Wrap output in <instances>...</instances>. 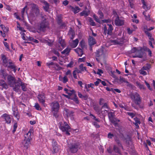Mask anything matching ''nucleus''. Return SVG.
Returning <instances> with one entry per match:
<instances>
[{"label": "nucleus", "mask_w": 155, "mask_h": 155, "mask_svg": "<svg viewBox=\"0 0 155 155\" xmlns=\"http://www.w3.org/2000/svg\"><path fill=\"white\" fill-rule=\"evenodd\" d=\"M7 83L8 85L12 87L13 91L18 92L19 89V83L21 82V79L18 78L16 80L15 77L13 76L10 75L7 77Z\"/></svg>", "instance_id": "1"}, {"label": "nucleus", "mask_w": 155, "mask_h": 155, "mask_svg": "<svg viewBox=\"0 0 155 155\" xmlns=\"http://www.w3.org/2000/svg\"><path fill=\"white\" fill-rule=\"evenodd\" d=\"M41 17L42 18V20L36 27V29L38 33L41 31H45L46 29L48 28L49 27V23L46 20V18H45L43 15H41Z\"/></svg>", "instance_id": "2"}, {"label": "nucleus", "mask_w": 155, "mask_h": 155, "mask_svg": "<svg viewBox=\"0 0 155 155\" xmlns=\"http://www.w3.org/2000/svg\"><path fill=\"white\" fill-rule=\"evenodd\" d=\"M59 128L62 132H65L67 135H70L69 131L71 128L67 122L65 121L61 122H59Z\"/></svg>", "instance_id": "3"}, {"label": "nucleus", "mask_w": 155, "mask_h": 155, "mask_svg": "<svg viewBox=\"0 0 155 155\" xmlns=\"http://www.w3.org/2000/svg\"><path fill=\"white\" fill-rule=\"evenodd\" d=\"M31 131L32 130L30 129L28 133L25 135V139L22 143L24 148L26 149H28V148L30 143V140L31 139Z\"/></svg>", "instance_id": "4"}, {"label": "nucleus", "mask_w": 155, "mask_h": 155, "mask_svg": "<svg viewBox=\"0 0 155 155\" xmlns=\"http://www.w3.org/2000/svg\"><path fill=\"white\" fill-rule=\"evenodd\" d=\"M130 97L135 103L139 106H140L141 99L140 95L137 92L133 93L131 94Z\"/></svg>", "instance_id": "5"}, {"label": "nucleus", "mask_w": 155, "mask_h": 155, "mask_svg": "<svg viewBox=\"0 0 155 155\" xmlns=\"http://www.w3.org/2000/svg\"><path fill=\"white\" fill-rule=\"evenodd\" d=\"M109 119L111 123L114 124L115 126L117 124V122H119L120 120L117 118L115 117V114L112 112H109L108 113Z\"/></svg>", "instance_id": "6"}, {"label": "nucleus", "mask_w": 155, "mask_h": 155, "mask_svg": "<svg viewBox=\"0 0 155 155\" xmlns=\"http://www.w3.org/2000/svg\"><path fill=\"white\" fill-rule=\"evenodd\" d=\"M68 147L69 149V152L73 153H76L79 149L78 143H71L68 145Z\"/></svg>", "instance_id": "7"}, {"label": "nucleus", "mask_w": 155, "mask_h": 155, "mask_svg": "<svg viewBox=\"0 0 155 155\" xmlns=\"http://www.w3.org/2000/svg\"><path fill=\"white\" fill-rule=\"evenodd\" d=\"M52 111H58L60 108L59 103L57 101H54L51 104Z\"/></svg>", "instance_id": "8"}, {"label": "nucleus", "mask_w": 155, "mask_h": 155, "mask_svg": "<svg viewBox=\"0 0 155 155\" xmlns=\"http://www.w3.org/2000/svg\"><path fill=\"white\" fill-rule=\"evenodd\" d=\"M144 54V52L143 51L142 48H138L137 50L135 55L133 56V58H142Z\"/></svg>", "instance_id": "9"}, {"label": "nucleus", "mask_w": 155, "mask_h": 155, "mask_svg": "<svg viewBox=\"0 0 155 155\" xmlns=\"http://www.w3.org/2000/svg\"><path fill=\"white\" fill-rule=\"evenodd\" d=\"M1 117L5 119L7 124H10L11 123V120L10 115L6 114H4Z\"/></svg>", "instance_id": "10"}, {"label": "nucleus", "mask_w": 155, "mask_h": 155, "mask_svg": "<svg viewBox=\"0 0 155 155\" xmlns=\"http://www.w3.org/2000/svg\"><path fill=\"white\" fill-rule=\"evenodd\" d=\"M38 98L39 101L43 105L45 103V94H39L38 96Z\"/></svg>", "instance_id": "11"}, {"label": "nucleus", "mask_w": 155, "mask_h": 155, "mask_svg": "<svg viewBox=\"0 0 155 155\" xmlns=\"http://www.w3.org/2000/svg\"><path fill=\"white\" fill-rule=\"evenodd\" d=\"M124 21L123 20L120 19L119 17L116 18L115 20V24L117 26H121L124 25Z\"/></svg>", "instance_id": "12"}, {"label": "nucleus", "mask_w": 155, "mask_h": 155, "mask_svg": "<svg viewBox=\"0 0 155 155\" xmlns=\"http://www.w3.org/2000/svg\"><path fill=\"white\" fill-rule=\"evenodd\" d=\"M89 45L90 46H92L96 44V41L94 38L91 36H89L88 39Z\"/></svg>", "instance_id": "13"}, {"label": "nucleus", "mask_w": 155, "mask_h": 155, "mask_svg": "<svg viewBox=\"0 0 155 155\" xmlns=\"http://www.w3.org/2000/svg\"><path fill=\"white\" fill-rule=\"evenodd\" d=\"M19 84V89L20 88V86H21V88L23 91H27L28 89L27 87V84L22 82L21 80V82H20Z\"/></svg>", "instance_id": "14"}, {"label": "nucleus", "mask_w": 155, "mask_h": 155, "mask_svg": "<svg viewBox=\"0 0 155 155\" xmlns=\"http://www.w3.org/2000/svg\"><path fill=\"white\" fill-rule=\"evenodd\" d=\"M1 57L3 65L5 66L8 63V61H10V60H8V58L4 54H2L1 55Z\"/></svg>", "instance_id": "15"}, {"label": "nucleus", "mask_w": 155, "mask_h": 155, "mask_svg": "<svg viewBox=\"0 0 155 155\" xmlns=\"http://www.w3.org/2000/svg\"><path fill=\"white\" fill-rule=\"evenodd\" d=\"M42 3L43 4V7L44 10L46 12L48 11L49 7V5L48 3L44 0L42 1Z\"/></svg>", "instance_id": "16"}, {"label": "nucleus", "mask_w": 155, "mask_h": 155, "mask_svg": "<svg viewBox=\"0 0 155 155\" xmlns=\"http://www.w3.org/2000/svg\"><path fill=\"white\" fill-rule=\"evenodd\" d=\"M58 23L59 25H61L62 27L65 26L64 24L62 22V16L61 15H58L57 16Z\"/></svg>", "instance_id": "17"}, {"label": "nucleus", "mask_w": 155, "mask_h": 155, "mask_svg": "<svg viewBox=\"0 0 155 155\" xmlns=\"http://www.w3.org/2000/svg\"><path fill=\"white\" fill-rule=\"evenodd\" d=\"M15 65L14 64V63L12 62V61L11 60L8 61V63L5 66L7 67V68L10 69L14 68H15Z\"/></svg>", "instance_id": "18"}, {"label": "nucleus", "mask_w": 155, "mask_h": 155, "mask_svg": "<svg viewBox=\"0 0 155 155\" xmlns=\"http://www.w3.org/2000/svg\"><path fill=\"white\" fill-rule=\"evenodd\" d=\"M70 8L72 11L74 12V14L78 13L80 11L81 9L78 6H75V7L70 6Z\"/></svg>", "instance_id": "19"}, {"label": "nucleus", "mask_w": 155, "mask_h": 155, "mask_svg": "<svg viewBox=\"0 0 155 155\" xmlns=\"http://www.w3.org/2000/svg\"><path fill=\"white\" fill-rule=\"evenodd\" d=\"M79 41L78 39H76L73 41V42L70 43V45L73 48H75L78 43Z\"/></svg>", "instance_id": "20"}, {"label": "nucleus", "mask_w": 155, "mask_h": 155, "mask_svg": "<svg viewBox=\"0 0 155 155\" xmlns=\"http://www.w3.org/2000/svg\"><path fill=\"white\" fill-rule=\"evenodd\" d=\"M124 40L122 38L120 39L117 38V40H113L112 41V42L116 44H122L124 42Z\"/></svg>", "instance_id": "21"}, {"label": "nucleus", "mask_w": 155, "mask_h": 155, "mask_svg": "<svg viewBox=\"0 0 155 155\" xmlns=\"http://www.w3.org/2000/svg\"><path fill=\"white\" fill-rule=\"evenodd\" d=\"M75 51L78 54L79 56H81L83 54L82 50L79 48H77L74 49Z\"/></svg>", "instance_id": "22"}, {"label": "nucleus", "mask_w": 155, "mask_h": 155, "mask_svg": "<svg viewBox=\"0 0 155 155\" xmlns=\"http://www.w3.org/2000/svg\"><path fill=\"white\" fill-rule=\"evenodd\" d=\"M0 86L6 89H7L8 87L7 84L3 80H0Z\"/></svg>", "instance_id": "23"}, {"label": "nucleus", "mask_w": 155, "mask_h": 155, "mask_svg": "<svg viewBox=\"0 0 155 155\" xmlns=\"http://www.w3.org/2000/svg\"><path fill=\"white\" fill-rule=\"evenodd\" d=\"M74 112L73 111H69L68 113V116L69 117L71 120H73L74 119Z\"/></svg>", "instance_id": "24"}, {"label": "nucleus", "mask_w": 155, "mask_h": 155, "mask_svg": "<svg viewBox=\"0 0 155 155\" xmlns=\"http://www.w3.org/2000/svg\"><path fill=\"white\" fill-rule=\"evenodd\" d=\"M135 122H134L133 123L137 127H139L138 124H140V122L139 120V119L137 117H135L134 118Z\"/></svg>", "instance_id": "25"}, {"label": "nucleus", "mask_w": 155, "mask_h": 155, "mask_svg": "<svg viewBox=\"0 0 155 155\" xmlns=\"http://www.w3.org/2000/svg\"><path fill=\"white\" fill-rule=\"evenodd\" d=\"M114 139L118 145V146L119 147H121L123 149V147L119 139L117 137H114Z\"/></svg>", "instance_id": "26"}, {"label": "nucleus", "mask_w": 155, "mask_h": 155, "mask_svg": "<svg viewBox=\"0 0 155 155\" xmlns=\"http://www.w3.org/2000/svg\"><path fill=\"white\" fill-rule=\"evenodd\" d=\"M109 28L108 29L107 34L109 35H111L112 34V31L113 30L112 26L111 25H108Z\"/></svg>", "instance_id": "27"}, {"label": "nucleus", "mask_w": 155, "mask_h": 155, "mask_svg": "<svg viewBox=\"0 0 155 155\" xmlns=\"http://www.w3.org/2000/svg\"><path fill=\"white\" fill-rule=\"evenodd\" d=\"M150 65L148 64H147L143 66V67L141 68H142L144 70L148 71L150 70Z\"/></svg>", "instance_id": "28"}, {"label": "nucleus", "mask_w": 155, "mask_h": 155, "mask_svg": "<svg viewBox=\"0 0 155 155\" xmlns=\"http://www.w3.org/2000/svg\"><path fill=\"white\" fill-rule=\"evenodd\" d=\"M59 43L61 45L62 48H64L66 45V44L64 40L60 39Z\"/></svg>", "instance_id": "29"}, {"label": "nucleus", "mask_w": 155, "mask_h": 155, "mask_svg": "<svg viewBox=\"0 0 155 155\" xmlns=\"http://www.w3.org/2000/svg\"><path fill=\"white\" fill-rule=\"evenodd\" d=\"M137 85L140 89H143L145 90L146 89L145 87L143 84H141L140 83L138 82L136 83Z\"/></svg>", "instance_id": "30"}, {"label": "nucleus", "mask_w": 155, "mask_h": 155, "mask_svg": "<svg viewBox=\"0 0 155 155\" xmlns=\"http://www.w3.org/2000/svg\"><path fill=\"white\" fill-rule=\"evenodd\" d=\"M64 90L66 92V93L68 94L69 95H71L72 93L74 92V90H68L67 88H64Z\"/></svg>", "instance_id": "31"}, {"label": "nucleus", "mask_w": 155, "mask_h": 155, "mask_svg": "<svg viewBox=\"0 0 155 155\" xmlns=\"http://www.w3.org/2000/svg\"><path fill=\"white\" fill-rule=\"evenodd\" d=\"M71 49L68 48H66L64 51L61 52V53L63 54H68L70 52Z\"/></svg>", "instance_id": "32"}, {"label": "nucleus", "mask_w": 155, "mask_h": 155, "mask_svg": "<svg viewBox=\"0 0 155 155\" xmlns=\"http://www.w3.org/2000/svg\"><path fill=\"white\" fill-rule=\"evenodd\" d=\"M81 16H84L86 17L88 15V12L86 11H83L80 13Z\"/></svg>", "instance_id": "33"}, {"label": "nucleus", "mask_w": 155, "mask_h": 155, "mask_svg": "<svg viewBox=\"0 0 155 155\" xmlns=\"http://www.w3.org/2000/svg\"><path fill=\"white\" fill-rule=\"evenodd\" d=\"M113 150L116 153H120V151L119 148L117 147L116 145H114V146Z\"/></svg>", "instance_id": "34"}, {"label": "nucleus", "mask_w": 155, "mask_h": 155, "mask_svg": "<svg viewBox=\"0 0 155 155\" xmlns=\"http://www.w3.org/2000/svg\"><path fill=\"white\" fill-rule=\"evenodd\" d=\"M13 114L14 116L17 118V120H19L20 117L19 114L17 111H15L13 110Z\"/></svg>", "instance_id": "35"}, {"label": "nucleus", "mask_w": 155, "mask_h": 155, "mask_svg": "<svg viewBox=\"0 0 155 155\" xmlns=\"http://www.w3.org/2000/svg\"><path fill=\"white\" fill-rule=\"evenodd\" d=\"M71 99L73 100L76 103L78 104L79 103V101L78 100V98L76 95H74V97H71Z\"/></svg>", "instance_id": "36"}, {"label": "nucleus", "mask_w": 155, "mask_h": 155, "mask_svg": "<svg viewBox=\"0 0 155 155\" xmlns=\"http://www.w3.org/2000/svg\"><path fill=\"white\" fill-rule=\"evenodd\" d=\"M52 153L53 154L57 153L58 150V146L52 147Z\"/></svg>", "instance_id": "37"}, {"label": "nucleus", "mask_w": 155, "mask_h": 155, "mask_svg": "<svg viewBox=\"0 0 155 155\" xmlns=\"http://www.w3.org/2000/svg\"><path fill=\"white\" fill-rule=\"evenodd\" d=\"M90 116L91 117V118L93 119L94 120H95V121H97L98 122H100V120H99V119L98 118L96 117L94 115L91 114H90Z\"/></svg>", "instance_id": "38"}, {"label": "nucleus", "mask_w": 155, "mask_h": 155, "mask_svg": "<svg viewBox=\"0 0 155 155\" xmlns=\"http://www.w3.org/2000/svg\"><path fill=\"white\" fill-rule=\"evenodd\" d=\"M79 45L81 47L82 49H84L86 47L85 43L83 40H81L80 42Z\"/></svg>", "instance_id": "39"}, {"label": "nucleus", "mask_w": 155, "mask_h": 155, "mask_svg": "<svg viewBox=\"0 0 155 155\" xmlns=\"http://www.w3.org/2000/svg\"><path fill=\"white\" fill-rule=\"evenodd\" d=\"M115 137H117L115 135H114L113 134H112L110 132H109L108 134L107 138L109 139H112L113 137L114 138Z\"/></svg>", "instance_id": "40"}, {"label": "nucleus", "mask_w": 155, "mask_h": 155, "mask_svg": "<svg viewBox=\"0 0 155 155\" xmlns=\"http://www.w3.org/2000/svg\"><path fill=\"white\" fill-rule=\"evenodd\" d=\"M139 73L140 74L143 75H146L147 74V72L142 68L139 70Z\"/></svg>", "instance_id": "41"}, {"label": "nucleus", "mask_w": 155, "mask_h": 155, "mask_svg": "<svg viewBox=\"0 0 155 155\" xmlns=\"http://www.w3.org/2000/svg\"><path fill=\"white\" fill-rule=\"evenodd\" d=\"M79 69H80L81 71H87L86 68L84 67L83 64H81L79 66Z\"/></svg>", "instance_id": "42"}, {"label": "nucleus", "mask_w": 155, "mask_h": 155, "mask_svg": "<svg viewBox=\"0 0 155 155\" xmlns=\"http://www.w3.org/2000/svg\"><path fill=\"white\" fill-rule=\"evenodd\" d=\"M102 108L109 109H110V107L107 104V103H105L103 105Z\"/></svg>", "instance_id": "43"}, {"label": "nucleus", "mask_w": 155, "mask_h": 155, "mask_svg": "<svg viewBox=\"0 0 155 155\" xmlns=\"http://www.w3.org/2000/svg\"><path fill=\"white\" fill-rule=\"evenodd\" d=\"M34 107L35 109L38 110H40L41 109V108L40 107L39 104L38 103H36L34 106Z\"/></svg>", "instance_id": "44"}, {"label": "nucleus", "mask_w": 155, "mask_h": 155, "mask_svg": "<svg viewBox=\"0 0 155 155\" xmlns=\"http://www.w3.org/2000/svg\"><path fill=\"white\" fill-rule=\"evenodd\" d=\"M93 17L95 21L99 23H101V20L98 18V17L95 15H93Z\"/></svg>", "instance_id": "45"}, {"label": "nucleus", "mask_w": 155, "mask_h": 155, "mask_svg": "<svg viewBox=\"0 0 155 155\" xmlns=\"http://www.w3.org/2000/svg\"><path fill=\"white\" fill-rule=\"evenodd\" d=\"M18 127V124L17 123H15L13 125V130H12V133H14L16 131Z\"/></svg>", "instance_id": "46"}, {"label": "nucleus", "mask_w": 155, "mask_h": 155, "mask_svg": "<svg viewBox=\"0 0 155 155\" xmlns=\"http://www.w3.org/2000/svg\"><path fill=\"white\" fill-rule=\"evenodd\" d=\"M89 21L90 23V24L92 26L95 25V23L94 22L93 20L91 18H90L89 20Z\"/></svg>", "instance_id": "47"}, {"label": "nucleus", "mask_w": 155, "mask_h": 155, "mask_svg": "<svg viewBox=\"0 0 155 155\" xmlns=\"http://www.w3.org/2000/svg\"><path fill=\"white\" fill-rule=\"evenodd\" d=\"M145 51H147L148 53V55L150 57H151L152 56V52L148 48H146L145 49Z\"/></svg>", "instance_id": "48"}, {"label": "nucleus", "mask_w": 155, "mask_h": 155, "mask_svg": "<svg viewBox=\"0 0 155 155\" xmlns=\"http://www.w3.org/2000/svg\"><path fill=\"white\" fill-rule=\"evenodd\" d=\"M52 147L58 146L57 142L54 140H53L52 142Z\"/></svg>", "instance_id": "49"}, {"label": "nucleus", "mask_w": 155, "mask_h": 155, "mask_svg": "<svg viewBox=\"0 0 155 155\" xmlns=\"http://www.w3.org/2000/svg\"><path fill=\"white\" fill-rule=\"evenodd\" d=\"M101 112L102 115L104 116H105L107 114H108V110H104L101 111Z\"/></svg>", "instance_id": "50"}, {"label": "nucleus", "mask_w": 155, "mask_h": 155, "mask_svg": "<svg viewBox=\"0 0 155 155\" xmlns=\"http://www.w3.org/2000/svg\"><path fill=\"white\" fill-rule=\"evenodd\" d=\"M104 99L102 98H101L100 99L99 104L101 105H103L104 104Z\"/></svg>", "instance_id": "51"}, {"label": "nucleus", "mask_w": 155, "mask_h": 155, "mask_svg": "<svg viewBox=\"0 0 155 155\" xmlns=\"http://www.w3.org/2000/svg\"><path fill=\"white\" fill-rule=\"evenodd\" d=\"M127 114L130 116L132 118H133L135 116V114L132 112H127Z\"/></svg>", "instance_id": "52"}, {"label": "nucleus", "mask_w": 155, "mask_h": 155, "mask_svg": "<svg viewBox=\"0 0 155 155\" xmlns=\"http://www.w3.org/2000/svg\"><path fill=\"white\" fill-rule=\"evenodd\" d=\"M138 48H136V47H134L133 48H132L131 50V52L132 53H136V52Z\"/></svg>", "instance_id": "53"}, {"label": "nucleus", "mask_w": 155, "mask_h": 155, "mask_svg": "<svg viewBox=\"0 0 155 155\" xmlns=\"http://www.w3.org/2000/svg\"><path fill=\"white\" fill-rule=\"evenodd\" d=\"M74 64V62L72 61H71L69 64H68L67 66V67L71 68L73 67V65Z\"/></svg>", "instance_id": "54"}, {"label": "nucleus", "mask_w": 155, "mask_h": 155, "mask_svg": "<svg viewBox=\"0 0 155 155\" xmlns=\"http://www.w3.org/2000/svg\"><path fill=\"white\" fill-rule=\"evenodd\" d=\"M68 81V79L67 78L66 76H64L63 78L62 82L63 83H65L67 82Z\"/></svg>", "instance_id": "55"}, {"label": "nucleus", "mask_w": 155, "mask_h": 155, "mask_svg": "<svg viewBox=\"0 0 155 155\" xmlns=\"http://www.w3.org/2000/svg\"><path fill=\"white\" fill-rule=\"evenodd\" d=\"M85 60V57H84L82 58H80L78 59V61L79 62H84Z\"/></svg>", "instance_id": "56"}, {"label": "nucleus", "mask_w": 155, "mask_h": 155, "mask_svg": "<svg viewBox=\"0 0 155 155\" xmlns=\"http://www.w3.org/2000/svg\"><path fill=\"white\" fill-rule=\"evenodd\" d=\"M101 81V80L99 79H98L97 81L94 82L95 85L96 86H98Z\"/></svg>", "instance_id": "57"}, {"label": "nucleus", "mask_w": 155, "mask_h": 155, "mask_svg": "<svg viewBox=\"0 0 155 155\" xmlns=\"http://www.w3.org/2000/svg\"><path fill=\"white\" fill-rule=\"evenodd\" d=\"M145 82L146 84V85L148 88L150 90H152V88L150 87V84L149 83H148L146 81H145Z\"/></svg>", "instance_id": "58"}, {"label": "nucleus", "mask_w": 155, "mask_h": 155, "mask_svg": "<svg viewBox=\"0 0 155 155\" xmlns=\"http://www.w3.org/2000/svg\"><path fill=\"white\" fill-rule=\"evenodd\" d=\"M119 81H120L121 82H124L125 83L126 81H127L125 80V78H124L122 77H120Z\"/></svg>", "instance_id": "59"}, {"label": "nucleus", "mask_w": 155, "mask_h": 155, "mask_svg": "<svg viewBox=\"0 0 155 155\" xmlns=\"http://www.w3.org/2000/svg\"><path fill=\"white\" fill-rule=\"evenodd\" d=\"M145 33L148 36V37H149H149L150 38V37L152 36V35L150 33L148 32V31L146 30V31H145Z\"/></svg>", "instance_id": "60"}, {"label": "nucleus", "mask_w": 155, "mask_h": 155, "mask_svg": "<svg viewBox=\"0 0 155 155\" xmlns=\"http://www.w3.org/2000/svg\"><path fill=\"white\" fill-rule=\"evenodd\" d=\"M92 124L97 128H99L100 127V125L96 122H93Z\"/></svg>", "instance_id": "61"}, {"label": "nucleus", "mask_w": 155, "mask_h": 155, "mask_svg": "<svg viewBox=\"0 0 155 155\" xmlns=\"http://www.w3.org/2000/svg\"><path fill=\"white\" fill-rule=\"evenodd\" d=\"M53 114V116L56 118H57L58 117V115L57 113L58 111H52Z\"/></svg>", "instance_id": "62"}, {"label": "nucleus", "mask_w": 155, "mask_h": 155, "mask_svg": "<svg viewBox=\"0 0 155 155\" xmlns=\"http://www.w3.org/2000/svg\"><path fill=\"white\" fill-rule=\"evenodd\" d=\"M26 8V6H25V7H24L22 9L21 11V16L22 17H23L24 16V13L25 11V8Z\"/></svg>", "instance_id": "63"}, {"label": "nucleus", "mask_w": 155, "mask_h": 155, "mask_svg": "<svg viewBox=\"0 0 155 155\" xmlns=\"http://www.w3.org/2000/svg\"><path fill=\"white\" fill-rule=\"evenodd\" d=\"M82 98L84 100H87L88 98V96L87 94L83 95Z\"/></svg>", "instance_id": "64"}]
</instances>
